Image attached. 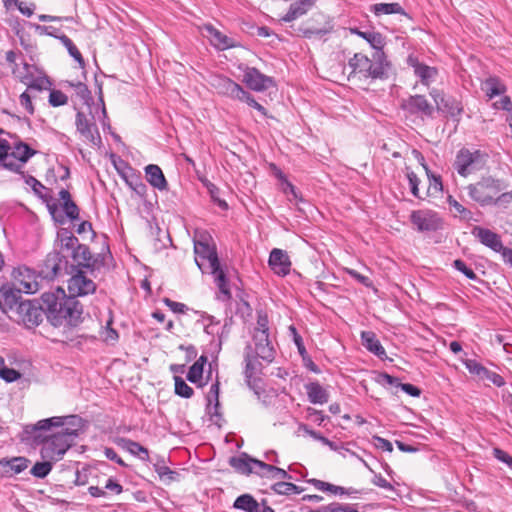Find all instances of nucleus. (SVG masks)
Here are the masks:
<instances>
[{"label":"nucleus","instance_id":"16","mask_svg":"<svg viewBox=\"0 0 512 512\" xmlns=\"http://www.w3.org/2000/svg\"><path fill=\"white\" fill-rule=\"evenodd\" d=\"M201 30L204 37H206L210 44L218 51L240 47V43L235 38L224 34L212 24H204Z\"/></svg>","mask_w":512,"mask_h":512},{"label":"nucleus","instance_id":"21","mask_svg":"<svg viewBox=\"0 0 512 512\" xmlns=\"http://www.w3.org/2000/svg\"><path fill=\"white\" fill-rule=\"evenodd\" d=\"M269 267L278 276H286L291 270V261L288 254L278 248L272 249L268 260Z\"/></svg>","mask_w":512,"mask_h":512},{"label":"nucleus","instance_id":"28","mask_svg":"<svg viewBox=\"0 0 512 512\" xmlns=\"http://www.w3.org/2000/svg\"><path fill=\"white\" fill-rule=\"evenodd\" d=\"M253 457L243 452L239 456H232L229 458V465L238 473L242 475H250L254 473Z\"/></svg>","mask_w":512,"mask_h":512},{"label":"nucleus","instance_id":"47","mask_svg":"<svg viewBox=\"0 0 512 512\" xmlns=\"http://www.w3.org/2000/svg\"><path fill=\"white\" fill-rule=\"evenodd\" d=\"M512 204V190L500 192L493 200L491 206L496 207L502 211L510 208Z\"/></svg>","mask_w":512,"mask_h":512},{"label":"nucleus","instance_id":"43","mask_svg":"<svg viewBox=\"0 0 512 512\" xmlns=\"http://www.w3.org/2000/svg\"><path fill=\"white\" fill-rule=\"evenodd\" d=\"M53 460H44L42 462H36L30 470L31 475L36 478H45L52 470Z\"/></svg>","mask_w":512,"mask_h":512},{"label":"nucleus","instance_id":"58","mask_svg":"<svg viewBox=\"0 0 512 512\" xmlns=\"http://www.w3.org/2000/svg\"><path fill=\"white\" fill-rule=\"evenodd\" d=\"M21 175L24 178L25 183L32 188L33 192L36 195L43 197L41 195V190L46 189L45 186L40 181H38L35 177H33L31 175H26L24 171H23V174H21Z\"/></svg>","mask_w":512,"mask_h":512},{"label":"nucleus","instance_id":"7","mask_svg":"<svg viewBox=\"0 0 512 512\" xmlns=\"http://www.w3.org/2000/svg\"><path fill=\"white\" fill-rule=\"evenodd\" d=\"M75 438L76 433L64 432L62 430L47 436L44 442L41 443V458L43 460H61Z\"/></svg>","mask_w":512,"mask_h":512},{"label":"nucleus","instance_id":"22","mask_svg":"<svg viewBox=\"0 0 512 512\" xmlns=\"http://www.w3.org/2000/svg\"><path fill=\"white\" fill-rule=\"evenodd\" d=\"M407 64L414 71V74L420 79L421 83L424 85L429 84L431 80H433L438 71L435 67L428 66L419 61L417 56L410 54L407 57Z\"/></svg>","mask_w":512,"mask_h":512},{"label":"nucleus","instance_id":"15","mask_svg":"<svg viewBox=\"0 0 512 512\" xmlns=\"http://www.w3.org/2000/svg\"><path fill=\"white\" fill-rule=\"evenodd\" d=\"M22 292L11 283L0 287V310L6 315H13L18 304L22 303Z\"/></svg>","mask_w":512,"mask_h":512},{"label":"nucleus","instance_id":"23","mask_svg":"<svg viewBox=\"0 0 512 512\" xmlns=\"http://www.w3.org/2000/svg\"><path fill=\"white\" fill-rule=\"evenodd\" d=\"M120 164L130 170L132 173L131 175H126L117 164L115 165L116 170L121 175V177L124 179L125 183L140 197L144 198L147 195L148 187L147 185L142 181L140 175H136L133 172V169L123 160H120Z\"/></svg>","mask_w":512,"mask_h":512},{"label":"nucleus","instance_id":"56","mask_svg":"<svg viewBox=\"0 0 512 512\" xmlns=\"http://www.w3.org/2000/svg\"><path fill=\"white\" fill-rule=\"evenodd\" d=\"M204 369L200 367V364H193L188 373L187 380L191 383L198 384L203 378Z\"/></svg>","mask_w":512,"mask_h":512},{"label":"nucleus","instance_id":"48","mask_svg":"<svg viewBox=\"0 0 512 512\" xmlns=\"http://www.w3.org/2000/svg\"><path fill=\"white\" fill-rule=\"evenodd\" d=\"M51 85H52V83L46 75L34 76L31 79V81L29 82L27 89L43 91V90L50 89Z\"/></svg>","mask_w":512,"mask_h":512},{"label":"nucleus","instance_id":"63","mask_svg":"<svg viewBox=\"0 0 512 512\" xmlns=\"http://www.w3.org/2000/svg\"><path fill=\"white\" fill-rule=\"evenodd\" d=\"M274 493L278 495H291V483L286 481H279L271 486Z\"/></svg>","mask_w":512,"mask_h":512},{"label":"nucleus","instance_id":"31","mask_svg":"<svg viewBox=\"0 0 512 512\" xmlns=\"http://www.w3.org/2000/svg\"><path fill=\"white\" fill-rule=\"evenodd\" d=\"M350 32L365 39L374 51H384L385 39L381 33L374 31H361L357 27L350 28Z\"/></svg>","mask_w":512,"mask_h":512},{"label":"nucleus","instance_id":"27","mask_svg":"<svg viewBox=\"0 0 512 512\" xmlns=\"http://www.w3.org/2000/svg\"><path fill=\"white\" fill-rule=\"evenodd\" d=\"M37 153L36 150L31 148L27 143L18 141L14 144L12 151L10 152L11 160L21 164V170L28 160Z\"/></svg>","mask_w":512,"mask_h":512},{"label":"nucleus","instance_id":"13","mask_svg":"<svg viewBox=\"0 0 512 512\" xmlns=\"http://www.w3.org/2000/svg\"><path fill=\"white\" fill-rule=\"evenodd\" d=\"M244 361H245V381L249 388L253 390L255 395L260 399L261 394L265 392L260 378L255 377L256 371L261 368V363L252 359V347L246 345L244 349Z\"/></svg>","mask_w":512,"mask_h":512},{"label":"nucleus","instance_id":"34","mask_svg":"<svg viewBox=\"0 0 512 512\" xmlns=\"http://www.w3.org/2000/svg\"><path fill=\"white\" fill-rule=\"evenodd\" d=\"M233 508L245 512H258L260 505L251 494L246 493L235 499Z\"/></svg>","mask_w":512,"mask_h":512},{"label":"nucleus","instance_id":"44","mask_svg":"<svg viewBox=\"0 0 512 512\" xmlns=\"http://www.w3.org/2000/svg\"><path fill=\"white\" fill-rule=\"evenodd\" d=\"M307 12L308 10L304 6H302L300 1L298 0L290 5L289 10L281 18V20L284 22H292L295 19L305 15Z\"/></svg>","mask_w":512,"mask_h":512},{"label":"nucleus","instance_id":"25","mask_svg":"<svg viewBox=\"0 0 512 512\" xmlns=\"http://www.w3.org/2000/svg\"><path fill=\"white\" fill-rule=\"evenodd\" d=\"M362 345L381 360L387 358L386 351L373 331L361 332Z\"/></svg>","mask_w":512,"mask_h":512},{"label":"nucleus","instance_id":"61","mask_svg":"<svg viewBox=\"0 0 512 512\" xmlns=\"http://www.w3.org/2000/svg\"><path fill=\"white\" fill-rule=\"evenodd\" d=\"M241 102H245L247 105H249L250 107H252V108L256 109L258 112H260L263 116L267 115L266 108L263 105H261L260 103H258L249 91L246 93L245 97L243 98V100Z\"/></svg>","mask_w":512,"mask_h":512},{"label":"nucleus","instance_id":"17","mask_svg":"<svg viewBox=\"0 0 512 512\" xmlns=\"http://www.w3.org/2000/svg\"><path fill=\"white\" fill-rule=\"evenodd\" d=\"M212 86L216 89L219 95L228 97L232 100L242 101L248 92L240 84L224 75L215 76Z\"/></svg>","mask_w":512,"mask_h":512},{"label":"nucleus","instance_id":"3","mask_svg":"<svg viewBox=\"0 0 512 512\" xmlns=\"http://www.w3.org/2000/svg\"><path fill=\"white\" fill-rule=\"evenodd\" d=\"M352 69L351 74L358 75L361 79L384 80L389 77L388 71L391 63L384 51H374L369 58L362 53H355L348 61Z\"/></svg>","mask_w":512,"mask_h":512},{"label":"nucleus","instance_id":"42","mask_svg":"<svg viewBox=\"0 0 512 512\" xmlns=\"http://www.w3.org/2000/svg\"><path fill=\"white\" fill-rule=\"evenodd\" d=\"M69 86L74 88L76 95L83 101L85 105L90 106L93 103V97L88 86L83 82H68Z\"/></svg>","mask_w":512,"mask_h":512},{"label":"nucleus","instance_id":"12","mask_svg":"<svg viewBox=\"0 0 512 512\" xmlns=\"http://www.w3.org/2000/svg\"><path fill=\"white\" fill-rule=\"evenodd\" d=\"M400 108L409 115L420 116L423 118H433L434 107L424 95H410L402 99Z\"/></svg>","mask_w":512,"mask_h":512},{"label":"nucleus","instance_id":"9","mask_svg":"<svg viewBox=\"0 0 512 512\" xmlns=\"http://www.w3.org/2000/svg\"><path fill=\"white\" fill-rule=\"evenodd\" d=\"M487 157V154L480 150L470 151L462 148L457 152L453 166L460 176L466 177L480 170L486 164Z\"/></svg>","mask_w":512,"mask_h":512},{"label":"nucleus","instance_id":"55","mask_svg":"<svg viewBox=\"0 0 512 512\" xmlns=\"http://www.w3.org/2000/svg\"><path fill=\"white\" fill-rule=\"evenodd\" d=\"M206 410L210 416L211 421L220 426L219 421L222 420V414L220 413V402L213 401V403H207Z\"/></svg>","mask_w":512,"mask_h":512},{"label":"nucleus","instance_id":"62","mask_svg":"<svg viewBox=\"0 0 512 512\" xmlns=\"http://www.w3.org/2000/svg\"><path fill=\"white\" fill-rule=\"evenodd\" d=\"M208 190H209V193H210V196L213 200L214 203H216L221 209L223 210H227L228 209V204L225 200H222L219 198V188L216 187L214 184H211L209 187H208Z\"/></svg>","mask_w":512,"mask_h":512},{"label":"nucleus","instance_id":"64","mask_svg":"<svg viewBox=\"0 0 512 512\" xmlns=\"http://www.w3.org/2000/svg\"><path fill=\"white\" fill-rule=\"evenodd\" d=\"M493 456L512 470V456L500 448L493 449Z\"/></svg>","mask_w":512,"mask_h":512},{"label":"nucleus","instance_id":"5","mask_svg":"<svg viewBox=\"0 0 512 512\" xmlns=\"http://www.w3.org/2000/svg\"><path fill=\"white\" fill-rule=\"evenodd\" d=\"M507 187L508 183L506 180L492 175H485L477 182L469 184L466 190L470 199L481 207H487L492 205L494 198L500 192L506 190Z\"/></svg>","mask_w":512,"mask_h":512},{"label":"nucleus","instance_id":"50","mask_svg":"<svg viewBox=\"0 0 512 512\" xmlns=\"http://www.w3.org/2000/svg\"><path fill=\"white\" fill-rule=\"evenodd\" d=\"M452 266L462 274H464L470 280H478L477 274L466 265L462 259H456L453 261Z\"/></svg>","mask_w":512,"mask_h":512},{"label":"nucleus","instance_id":"26","mask_svg":"<svg viewBox=\"0 0 512 512\" xmlns=\"http://www.w3.org/2000/svg\"><path fill=\"white\" fill-rule=\"evenodd\" d=\"M146 180L154 188L163 191L167 190L168 182L161 170L156 164H149L145 167Z\"/></svg>","mask_w":512,"mask_h":512},{"label":"nucleus","instance_id":"38","mask_svg":"<svg viewBox=\"0 0 512 512\" xmlns=\"http://www.w3.org/2000/svg\"><path fill=\"white\" fill-rule=\"evenodd\" d=\"M59 41L63 44L69 55L79 64V66L81 68H85V60L73 41L65 34H61Z\"/></svg>","mask_w":512,"mask_h":512},{"label":"nucleus","instance_id":"41","mask_svg":"<svg viewBox=\"0 0 512 512\" xmlns=\"http://www.w3.org/2000/svg\"><path fill=\"white\" fill-rule=\"evenodd\" d=\"M307 482L312 484L317 490L330 492L335 495H344V487L342 486H337L315 478L308 479Z\"/></svg>","mask_w":512,"mask_h":512},{"label":"nucleus","instance_id":"32","mask_svg":"<svg viewBox=\"0 0 512 512\" xmlns=\"http://www.w3.org/2000/svg\"><path fill=\"white\" fill-rule=\"evenodd\" d=\"M118 445L143 461H149L150 459L148 449L136 441L128 438H120L118 440Z\"/></svg>","mask_w":512,"mask_h":512},{"label":"nucleus","instance_id":"29","mask_svg":"<svg viewBox=\"0 0 512 512\" xmlns=\"http://www.w3.org/2000/svg\"><path fill=\"white\" fill-rule=\"evenodd\" d=\"M11 146L6 139H0V164L7 170L17 174H23L21 164L11 160L10 152Z\"/></svg>","mask_w":512,"mask_h":512},{"label":"nucleus","instance_id":"36","mask_svg":"<svg viewBox=\"0 0 512 512\" xmlns=\"http://www.w3.org/2000/svg\"><path fill=\"white\" fill-rule=\"evenodd\" d=\"M92 253L86 244L79 243L71 252L72 259L77 263L74 266H79V269H85L83 263L91 260Z\"/></svg>","mask_w":512,"mask_h":512},{"label":"nucleus","instance_id":"30","mask_svg":"<svg viewBox=\"0 0 512 512\" xmlns=\"http://www.w3.org/2000/svg\"><path fill=\"white\" fill-rule=\"evenodd\" d=\"M305 390L310 403L322 405L328 402L329 393L319 384V382L314 381L305 384Z\"/></svg>","mask_w":512,"mask_h":512},{"label":"nucleus","instance_id":"53","mask_svg":"<svg viewBox=\"0 0 512 512\" xmlns=\"http://www.w3.org/2000/svg\"><path fill=\"white\" fill-rule=\"evenodd\" d=\"M466 369L471 373L477 375L480 379L483 378L486 367L476 360L468 359L464 362Z\"/></svg>","mask_w":512,"mask_h":512},{"label":"nucleus","instance_id":"11","mask_svg":"<svg viewBox=\"0 0 512 512\" xmlns=\"http://www.w3.org/2000/svg\"><path fill=\"white\" fill-rule=\"evenodd\" d=\"M409 219L418 232H435L443 226L438 213L429 209L413 210Z\"/></svg>","mask_w":512,"mask_h":512},{"label":"nucleus","instance_id":"1","mask_svg":"<svg viewBox=\"0 0 512 512\" xmlns=\"http://www.w3.org/2000/svg\"><path fill=\"white\" fill-rule=\"evenodd\" d=\"M67 296L65 291L58 288L55 293L48 292L41 296L46 304L47 319L55 326L67 325L76 327L82 321L83 306L77 299L78 296H86L96 291V284L86 277L84 269L75 268L73 273L68 274Z\"/></svg>","mask_w":512,"mask_h":512},{"label":"nucleus","instance_id":"24","mask_svg":"<svg viewBox=\"0 0 512 512\" xmlns=\"http://www.w3.org/2000/svg\"><path fill=\"white\" fill-rule=\"evenodd\" d=\"M29 460L18 456L12 458H3L0 460V476L12 477L23 472L28 467Z\"/></svg>","mask_w":512,"mask_h":512},{"label":"nucleus","instance_id":"19","mask_svg":"<svg viewBox=\"0 0 512 512\" xmlns=\"http://www.w3.org/2000/svg\"><path fill=\"white\" fill-rule=\"evenodd\" d=\"M430 95L434 99L438 110L446 112L451 118L459 121L463 107L458 100L450 96H445L437 89H433Z\"/></svg>","mask_w":512,"mask_h":512},{"label":"nucleus","instance_id":"52","mask_svg":"<svg viewBox=\"0 0 512 512\" xmlns=\"http://www.w3.org/2000/svg\"><path fill=\"white\" fill-rule=\"evenodd\" d=\"M22 374L13 368L2 367L0 369V378L4 380L6 383H12L20 379Z\"/></svg>","mask_w":512,"mask_h":512},{"label":"nucleus","instance_id":"59","mask_svg":"<svg viewBox=\"0 0 512 512\" xmlns=\"http://www.w3.org/2000/svg\"><path fill=\"white\" fill-rule=\"evenodd\" d=\"M219 393H220V381L218 373L216 374V379L210 386L209 392L206 396L207 403H213V401H219Z\"/></svg>","mask_w":512,"mask_h":512},{"label":"nucleus","instance_id":"39","mask_svg":"<svg viewBox=\"0 0 512 512\" xmlns=\"http://www.w3.org/2000/svg\"><path fill=\"white\" fill-rule=\"evenodd\" d=\"M155 472L158 474L160 479L166 484L169 485L172 482H176L180 480V473L170 469L168 466L161 464L153 465Z\"/></svg>","mask_w":512,"mask_h":512},{"label":"nucleus","instance_id":"60","mask_svg":"<svg viewBox=\"0 0 512 512\" xmlns=\"http://www.w3.org/2000/svg\"><path fill=\"white\" fill-rule=\"evenodd\" d=\"M484 379L490 381L492 384H494L497 387H502L506 383L504 378L500 374H498L494 371H491L489 369H486V372H485L482 380H484Z\"/></svg>","mask_w":512,"mask_h":512},{"label":"nucleus","instance_id":"2","mask_svg":"<svg viewBox=\"0 0 512 512\" xmlns=\"http://www.w3.org/2000/svg\"><path fill=\"white\" fill-rule=\"evenodd\" d=\"M194 253L195 262L202 272H204L203 266L205 262H208L210 272L214 276L215 284L220 291L217 299L223 302L231 300L232 294L229 281L225 270L221 266L215 245H210L204 239L196 240L194 241Z\"/></svg>","mask_w":512,"mask_h":512},{"label":"nucleus","instance_id":"35","mask_svg":"<svg viewBox=\"0 0 512 512\" xmlns=\"http://www.w3.org/2000/svg\"><path fill=\"white\" fill-rule=\"evenodd\" d=\"M111 252L109 246H106V251L98 253L96 255L91 256V260L89 262L83 263V267L87 269L91 274L96 270H100L102 267L106 266V260L111 258Z\"/></svg>","mask_w":512,"mask_h":512},{"label":"nucleus","instance_id":"10","mask_svg":"<svg viewBox=\"0 0 512 512\" xmlns=\"http://www.w3.org/2000/svg\"><path fill=\"white\" fill-rule=\"evenodd\" d=\"M62 426H64L62 417L56 416L39 420L35 424H28L24 426L22 440L31 442L34 445H40L47 437L45 432L50 430L52 427Z\"/></svg>","mask_w":512,"mask_h":512},{"label":"nucleus","instance_id":"8","mask_svg":"<svg viewBox=\"0 0 512 512\" xmlns=\"http://www.w3.org/2000/svg\"><path fill=\"white\" fill-rule=\"evenodd\" d=\"M44 313L47 315L46 304L43 301L40 304L37 300H24L18 304L16 311L9 315V318L32 329L42 322Z\"/></svg>","mask_w":512,"mask_h":512},{"label":"nucleus","instance_id":"57","mask_svg":"<svg viewBox=\"0 0 512 512\" xmlns=\"http://www.w3.org/2000/svg\"><path fill=\"white\" fill-rule=\"evenodd\" d=\"M332 29H333L332 26H328V27H323L320 29L300 28L299 31L302 33V35L305 38H311L313 36L322 37L326 34L331 33Z\"/></svg>","mask_w":512,"mask_h":512},{"label":"nucleus","instance_id":"18","mask_svg":"<svg viewBox=\"0 0 512 512\" xmlns=\"http://www.w3.org/2000/svg\"><path fill=\"white\" fill-rule=\"evenodd\" d=\"M75 125L77 131L87 141H89L94 146H101V136L93 119L89 120L83 112L78 111L76 114Z\"/></svg>","mask_w":512,"mask_h":512},{"label":"nucleus","instance_id":"20","mask_svg":"<svg viewBox=\"0 0 512 512\" xmlns=\"http://www.w3.org/2000/svg\"><path fill=\"white\" fill-rule=\"evenodd\" d=\"M471 234L484 246L494 252H500L503 249L501 237L496 232L481 226H474Z\"/></svg>","mask_w":512,"mask_h":512},{"label":"nucleus","instance_id":"54","mask_svg":"<svg viewBox=\"0 0 512 512\" xmlns=\"http://www.w3.org/2000/svg\"><path fill=\"white\" fill-rule=\"evenodd\" d=\"M62 208L65 213V216L69 220H71V221L79 220L80 209L74 201H71L68 203L67 202L62 203Z\"/></svg>","mask_w":512,"mask_h":512},{"label":"nucleus","instance_id":"6","mask_svg":"<svg viewBox=\"0 0 512 512\" xmlns=\"http://www.w3.org/2000/svg\"><path fill=\"white\" fill-rule=\"evenodd\" d=\"M77 266L70 264L67 257L60 251L49 252L41 264L38 265V275L45 280L52 281L73 273Z\"/></svg>","mask_w":512,"mask_h":512},{"label":"nucleus","instance_id":"37","mask_svg":"<svg viewBox=\"0 0 512 512\" xmlns=\"http://www.w3.org/2000/svg\"><path fill=\"white\" fill-rule=\"evenodd\" d=\"M311 512H359L358 504H346L340 502H331L328 505H323Z\"/></svg>","mask_w":512,"mask_h":512},{"label":"nucleus","instance_id":"45","mask_svg":"<svg viewBox=\"0 0 512 512\" xmlns=\"http://www.w3.org/2000/svg\"><path fill=\"white\" fill-rule=\"evenodd\" d=\"M64 421V425H67V427L62 426V431L64 432H70V433H76V437L79 434V431L82 428V418L78 415H68L65 417H62Z\"/></svg>","mask_w":512,"mask_h":512},{"label":"nucleus","instance_id":"51","mask_svg":"<svg viewBox=\"0 0 512 512\" xmlns=\"http://www.w3.org/2000/svg\"><path fill=\"white\" fill-rule=\"evenodd\" d=\"M48 102L53 107H59L67 104L68 97L62 91L53 89L50 91Z\"/></svg>","mask_w":512,"mask_h":512},{"label":"nucleus","instance_id":"46","mask_svg":"<svg viewBox=\"0 0 512 512\" xmlns=\"http://www.w3.org/2000/svg\"><path fill=\"white\" fill-rule=\"evenodd\" d=\"M174 382H175V394L182 397L189 399L193 396L194 390L192 387H190L185 380L180 376H174Z\"/></svg>","mask_w":512,"mask_h":512},{"label":"nucleus","instance_id":"14","mask_svg":"<svg viewBox=\"0 0 512 512\" xmlns=\"http://www.w3.org/2000/svg\"><path fill=\"white\" fill-rule=\"evenodd\" d=\"M242 81L249 89L256 92H263L276 87V81L273 77L261 73L255 67H245Z\"/></svg>","mask_w":512,"mask_h":512},{"label":"nucleus","instance_id":"4","mask_svg":"<svg viewBox=\"0 0 512 512\" xmlns=\"http://www.w3.org/2000/svg\"><path fill=\"white\" fill-rule=\"evenodd\" d=\"M252 359H261L270 364L274 361L276 350L270 338L269 319L263 310L257 311L256 326L252 332Z\"/></svg>","mask_w":512,"mask_h":512},{"label":"nucleus","instance_id":"33","mask_svg":"<svg viewBox=\"0 0 512 512\" xmlns=\"http://www.w3.org/2000/svg\"><path fill=\"white\" fill-rule=\"evenodd\" d=\"M370 12H372L375 16H381L383 14H400L408 16L405 10L399 3H376L370 6Z\"/></svg>","mask_w":512,"mask_h":512},{"label":"nucleus","instance_id":"40","mask_svg":"<svg viewBox=\"0 0 512 512\" xmlns=\"http://www.w3.org/2000/svg\"><path fill=\"white\" fill-rule=\"evenodd\" d=\"M486 87V95L489 99H492L498 95H501L506 92V87L501 81L496 77H490L485 82Z\"/></svg>","mask_w":512,"mask_h":512},{"label":"nucleus","instance_id":"49","mask_svg":"<svg viewBox=\"0 0 512 512\" xmlns=\"http://www.w3.org/2000/svg\"><path fill=\"white\" fill-rule=\"evenodd\" d=\"M32 69H36V67L25 62L23 64V71H17L16 69H13L12 72L14 75H16L21 83L28 86L29 82L34 77V74L31 71Z\"/></svg>","mask_w":512,"mask_h":512}]
</instances>
